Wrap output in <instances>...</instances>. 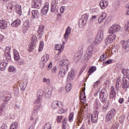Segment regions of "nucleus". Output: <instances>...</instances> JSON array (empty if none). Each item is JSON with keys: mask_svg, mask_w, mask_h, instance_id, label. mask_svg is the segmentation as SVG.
<instances>
[{"mask_svg": "<svg viewBox=\"0 0 129 129\" xmlns=\"http://www.w3.org/2000/svg\"><path fill=\"white\" fill-rule=\"evenodd\" d=\"M94 49V47L92 45L89 46L85 54V61H88L92 56H93V50Z\"/></svg>", "mask_w": 129, "mask_h": 129, "instance_id": "nucleus-1", "label": "nucleus"}, {"mask_svg": "<svg viewBox=\"0 0 129 129\" xmlns=\"http://www.w3.org/2000/svg\"><path fill=\"white\" fill-rule=\"evenodd\" d=\"M103 37H104V31L103 30H99L95 39V44L96 45L100 44L103 40Z\"/></svg>", "mask_w": 129, "mask_h": 129, "instance_id": "nucleus-2", "label": "nucleus"}, {"mask_svg": "<svg viewBox=\"0 0 129 129\" xmlns=\"http://www.w3.org/2000/svg\"><path fill=\"white\" fill-rule=\"evenodd\" d=\"M87 20H88V15H87V14H84L79 21V27L83 28L86 24Z\"/></svg>", "mask_w": 129, "mask_h": 129, "instance_id": "nucleus-3", "label": "nucleus"}, {"mask_svg": "<svg viewBox=\"0 0 129 129\" xmlns=\"http://www.w3.org/2000/svg\"><path fill=\"white\" fill-rule=\"evenodd\" d=\"M107 96H108V93H107V91H106V90L105 89H102L99 95L100 101L104 103L106 98H107Z\"/></svg>", "mask_w": 129, "mask_h": 129, "instance_id": "nucleus-4", "label": "nucleus"}, {"mask_svg": "<svg viewBox=\"0 0 129 129\" xmlns=\"http://www.w3.org/2000/svg\"><path fill=\"white\" fill-rule=\"evenodd\" d=\"M86 109V106L84 105L82 107V109H81L80 111L79 112V113L78 114V117L76 120V121H77V122H80V123H81V122H82V120H83V118L84 116V114L83 113L84 111V109Z\"/></svg>", "mask_w": 129, "mask_h": 129, "instance_id": "nucleus-5", "label": "nucleus"}, {"mask_svg": "<svg viewBox=\"0 0 129 129\" xmlns=\"http://www.w3.org/2000/svg\"><path fill=\"white\" fill-rule=\"evenodd\" d=\"M99 113V112H98V111H94L93 113L91 114L90 115L89 118L91 119L92 122H93V123H96V122H97Z\"/></svg>", "mask_w": 129, "mask_h": 129, "instance_id": "nucleus-6", "label": "nucleus"}, {"mask_svg": "<svg viewBox=\"0 0 129 129\" xmlns=\"http://www.w3.org/2000/svg\"><path fill=\"white\" fill-rule=\"evenodd\" d=\"M120 30V26L118 25H113L111 26L108 30L109 34H114Z\"/></svg>", "mask_w": 129, "mask_h": 129, "instance_id": "nucleus-7", "label": "nucleus"}, {"mask_svg": "<svg viewBox=\"0 0 129 129\" xmlns=\"http://www.w3.org/2000/svg\"><path fill=\"white\" fill-rule=\"evenodd\" d=\"M68 67H61L58 73V77H64L68 71Z\"/></svg>", "mask_w": 129, "mask_h": 129, "instance_id": "nucleus-8", "label": "nucleus"}, {"mask_svg": "<svg viewBox=\"0 0 129 129\" xmlns=\"http://www.w3.org/2000/svg\"><path fill=\"white\" fill-rule=\"evenodd\" d=\"M123 89H126L128 88L129 86V78L128 76H124L123 77Z\"/></svg>", "mask_w": 129, "mask_h": 129, "instance_id": "nucleus-9", "label": "nucleus"}, {"mask_svg": "<svg viewBox=\"0 0 129 129\" xmlns=\"http://www.w3.org/2000/svg\"><path fill=\"white\" fill-rule=\"evenodd\" d=\"M115 114V109H113L110 111L106 116V121H109Z\"/></svg>", "mask_w": 129, "mask_h": 129, "instance_id": "nucleus-10", "label": "nucleus"}, {"mask_svg": "<svg viewBox=\"0 0 129 129\" xmlns=\"http://www.w3.org/2000/svg\"><path fill=\"white\" fill-rule=\"evenodd\" d=\"M11 98H12V94L8 92L4 93L3 97H2V100L6 102H8Z\"/></svg>", "mask_w": 129, "mask_h": 129, "instance_id": "nucleus-11", "label": "nucleus"}, {"mask_svg": "<svg viewBox=\"0 0 129 129\" xmlns=\"http://www.w3.org/2000/svg\"><path fill=\"white\" fill-rule=\"evenodd\" d=\"M29 29H30V21L29 20H26L23 23V30L24 33H28L29 31Z\"/></svg>", "mask_w": 129, "mask_h": 129, "instance_id": "nucleus-12", "label": "nucleus"}, {"mask_svg": "<svg viewBox=\"0 0 129 129\" xmlns=\"http://www.w3.org/2000/svg\"><path fill=\"white\" fill-rule=\"evenodd\" d=\"M121 44L123 49H124L126 52H129V39L128 40H122Z\"/></svg>", "mask_w": 129, "mask_h": 129, "instance_id": "nucleus-13", "label": "nucleus"}, {"mask_svg": "<svg viewBox=\"0 0 129 129\" xmlns=\"http://www.w3.org/2000/svg\"><path fill=\"white\" fill-rule=\"evenodd\" d=\"M115 95H116V92H115V89H114V87H111L110 92V99H112V101L115 100Z\"/></svg>", "mask_w": 129, "mask_h": 129, "instance_id": "nucleus-14", "label": "nucleus"}, {"mask_svg": "<svg viewBox=\"0 0 129 129\" xmlns=\"http://www.w3.org/2000/svg\"><path fill=\"white\" fill-rule=\"evenodd\" d=\"M10 52H11V47H7L5 51V55L6 56V60H8V61H10L11 59Z\"/></svg>", "mask_w": 129, "mask_h": 129, "instance_id": "nucleus-15", "label": "nucleus"}, {"mask_svg": "<svg viewBox=\"0 0 129 129\" xmlns=\"http://www.w3.org/2000/svg\"><path fill=\"white\" fill-rule=\"evenodd\" d=\"M75 77V72L74 70H72L69 73L67 77V81H72Z\"/></svg>", "mask_w": 129, "mask_h": 129, "instance_id": "nucleus-16", "label": "nucleus"}, {"mask_svg": "<svg viewBox=\"0 0 129 129\" xmlns=\"http://www.w3.org/2000/svg\"><path fill=\"white\" fill-rule=\"evenodd\" d=\"M58 5V0H52L51 5V12L54 13L56 11V7Z\"/></svg>", "mask_w": 129, "mask_h": 129, "instance_id": "nucleus-17", "label": "nucleus"}, {"mask_svg": "<svg viewBox=\"0 0 129 129\" xmlns=\"http://www.w3.org/2000/svg\"><path fill=\"white\" fill-rule=\"evenodd\" d=\"M57 65L62 66V67H68V66L69 65V61L67 59L59 61L58 62Z\"/></svg>", "mask_w": 129, "mask_h": 129, "instance_id": "nucleus-18", "label": "nucleus"}, {"mask_svg": "<svg viewBox=\"0 0 129 129\" xmlns=\"http://www.w3.org/2000/svg\"><path fill=\"white\" fill-rule=\"evenodd\" d=\"M0 28L2 30H5V29L8 28V22H7V20H0Z\"/></svg>", "mask_w": 129, "mask_h": 129, "instance_id": "nucleus-19", "label": "nucleus"}, {"mask_svg": "<svg viewBox=\"0 0 129 129\" xmlns=\"http://www.w3.org/2000/svg\"><path fill=\"white\" fill-rule=\"evenodd\" d=\"M60 105H62V103L58 101H54L52 103L51 107L53 109H56Z\"/></svg>", "mask_w": 129, "mask_h": 129, "instance_id": "nucleus-20", "label": "nucleus"}, {"mask_svg": "<svg viewBox=\"0 0 129 129\" xmlns=\"http://www.w3.org/2000/svg\"><path fill=\"white\" fill-rule=\"evenodd\" d=\"M41 7V1L35 0L33 2L32 8L35 9H40Z\"/></svg>", "mask_w": 129, "mask_h": 129, "instance_id": "nucleus-21", "label": "nucleus"}, {"mask_svg": "<svg viewBox=\"0 0 129 129\" xmlns=\"http://www.w3.org/2000/svg\"><path fill=\"white\" fill-rule=\"evenodd\" d=\"M44 94L46 98H50L52 95V90L50 89H46L44 91Z\"/></svg>", "mask_w": 129, "mask_h": 129, "instance_id": "nucleus-22", "label": "nucleus"}, {"mask_svg": "<svg viewBox=\"0 0 129 129\" xmlns=\"http://www.w3.org/2000/svg\"><path fill=\"white\" fill-rule=\"evenodd\" d=\"M39 16H40V14L38 10H33L32 11L31 18L33 20H34V19H38L39 18Z\"/></svg>", "mask_w": 129, "mask_h": 129, "instance_id": "nucleus-23", "label": "nucleus"}, {"mask_svg": "<svg viewBox=\"0 0 129 129\" xmlns=\"http://www.w3.org/2000/svg\"><path fill=\"white\" fill-rule=\"evenodd\" d=\"M99 5L101 9H102V10H104V9L108 6V2L107 1L102 0L100 1Z\"/></svg>", "mask_w": 129, "mask_h": 129, "instance_id": "nucleus-24", "label": "nucleus"}, {"mask_svg": "<svg viewBox=\"0 0 129 129\" xmlns=\"http://www.w3.org/2000/svg\"><path fill=\"white\" fill-rule=\"evenodd\" d=\"M70 33H71V28H70V27H68L67 28L66 33L63 36L64 39H65L66 41L68 40V38L69 37V34H70Z\"/></svg>", "mask_w": 129, "mask_h": 129, "instance_id": "nucleus-25", "label": "nucleus"}, {"mask_svg": "<svg viewBox=\"0 0 129 129\" xmlns=\"http://www.w3.org/2000/svg\"><path fill=\"white\" fill-rule=\"evenodd\" d=\"M50 56L49 54L45 53L43 55V56L41 57V61L43 62V63H46L48 60H49Z\"/></svg>", "mask_w": 129, "mask_h": 129, "instance_id": "nucleus-26", "label": "nucleus"}, {"mask_svg": "<svg viewBox=\"0 0 129 129\" xmlns=\"http://www.w3.org/2000/svg\"><path fill=\"white\" fill-rule=\"evenodd\" d=\"M7 67H8V63L6 62H2L0 63L1 71H5V70L7 69Z\"/></svg>", "mask_w": 129, "mask_h": 129, "instance_id": "nucleus-27", "label": "nucleus"}, {"mask_svg": "<svg viewBox=\"0 0 129 129\" xmlns=\"http://www.w3.org/2000/svg\"><path fill=\"white\" fill-rule=\"evenodd\" d=\"M20 25H21V21L20 20V19H17V20H15L11 24V26H12V27H14V28L19 27V26H20Z\"/></svg>", "mask_w": 129, "mask_h": 129, "instance_id": "nucleus-28", "label": "nucleus"}, {"mask_svg": "<svg viewBox=\"0 0 129 129\" xmlns=\"http://www.w3.org/2000/svg\"><path fill=\"white\" fill-rule=\"evenodd\" d=\"M14 58L16 61H19L20 60V54H19V52L17 51V50H14Z\"/></svg>", "mask_w": 129, "mask_h": 129, "instance_id": "nucleus-29", "label": "nucleus"}, {"mask_svg": "<svg viewBox=\"0 0 129 129\" xmlns=\"http://www.w3.org/2000/svg\"><path fill=\"white\" fill-rule=\"evenodd\" d=\"M49 11V5H45L42 9L41 13L43 15H47V13Z\"/></svg>", "mask_w": 129, "mask_h": 129, "instance_id": "nucleus-30", "label": "nucleus"}, {"mask_svg": "<svg viewBox=\"0 0 129 129\" xmlns=\"http://www.w3.org/2000/svg\"><path fill=\"white\" fill-rule=\"evenodd\" d=\"M16 10V12L19 16L22 15V7L20 5H17L14 8Z\"/></svg>", "mask_w": 129, "mask_h": 129, "instance_id": "nucleus-31", "label": "nucleus"}, {"mask_svg": "<svg viewBox=\"0 0 129 129\" xmlns=\"http://www.w3.org/2000/svg\"><path fill=\"white\" fill-rule=\"evenodd\" d=\"M17 5H18L15 2L12 1L9 4V6H8V9H10V10H13V8H14L15 9L16 6Z\"/></svg>", "mask_w": 129, "mask_h": 129, "instance_id": "nucleus-32", "label": "nucleus"}, {"mask_svg": "<svg viewBox=\"0 0 129 129\" xmlns=\"http://www.w3.org/2000/svg\"><path fill=\"white\" fill-rule=\"evenodd\" d=\"M41 108V106L36 105L33 109V113L37 114L38 112H39V110H40V109Z\"/></svg>", "mask_w": 129, "mask_h": 129, "instance_id": "nucleus-33", "label": "nucleus"}, {"mask_svg": "<svg viewBox=\"0 0 129 129\" xmlns=\"http://www.w3.org/2000/svg\"><path fill=\"white\" fill-rule=\"evenodd\" d=\"M81 102L84 103L86 101V96H85V93H81V96H80Z\"/></svg>", "mask_w": 129, "mask_h": 129, "instance_id": "nucleus-34", "label": "nucleus"}, {"mask_svg": "<svg viewBox=\"0 0 129 129\" xmlns=\"http://www.w3.org/2000/svg\"><path fill=\"white\" fill-rule=\"evenodd\" d=\"M34 104L36 105L42 106V99L37 98V99L34 102Z\"/></svg>", "mask_w": 129, "mask_h": 129, "instance_id": "nucleus-35", "label": "nucleus"}, {"mask_svg": "<svg viewBox=\"0 0 129 129\" xmlns=\"http://www.w3.org/2000/svg\"><path fill=\"white\" fill-rule=\"evenodd\" d=\"M55 50L57 51H59V52H62L63 51V48L62 47V45L59 44H56L54 47Z\"/></svg>", "mask_w": 129, "mask_h": 129, "instance_id": "nucleus-36", "label": "nucleus"}, {"mask_svg": "<svg viewBox=\"0 0 129 129\" xmlns=\"http://www.w3.org/2000/svg\"><path fill=\"white\" fill-rule=\"evenodd\" d=\"M94 71H96V67H91L88 71V75H91V74H93V72H94Z\"/></svg>", "mask_w": 129, "mask_h": 129, "instance_id": "nucleus-37", "label": "nucleus"}, {"mask_svg": "<svg viewBox=\"0 0 129 129\" xmlns=\"http://www.w3.org/2000/svg\"><path fill=\"white\" fill-rule=\"evenodd\" d=\"M38 115V114H35V113H32V115L31 116L30 119L31 120H34V119H35V122L36 123V122H37V120H38V119H39V118H38V117L37 116Z\"/></svg>", "mask_w": 129, "mask_h": 129, "instance_id": "nucleus-38", "label": "nucleus"}, {"mask_svg": "<svg viewBox=\"0 0 129 129\" xmlns=\"http://www.w3.org/2000/svg\"><path fill=\"white\" fill-rule=\"evenodd\" d=\"M108 37L112 42H113V41L116 39V35L114 34V33H111V34L109 35Z\"/></svg>", "mask_w": 129, "mask_h": 129, "instance_id": "nucleus-39", "label": "nucleus"}, {"mask_svg": "<svg viewBox=\"0 0 129 129\" xmlns=\"http://www.w3.org/2000/svg\"><path fill=\"white\" fill-rule=\"evenodd\" d=\"M94 106L97 108V111H98L100 109V107H101V104L98 101H96Z\"/></svg>", "mask_w": 129, "mask_h": 129, "instance_id": "nucleus-40", "label": "nucleus"}, {"mask_svg": "<svg viewBox=\"0 0 129 129\" xmlns=\"http://www.w3.org/2000/svg\"><path fill=\"white\" fill-rule=\"evenodd\" d=\"M67 92H69L72 89V85L70 83L67 84L66 86Z\"/></svg>", "mask_w": 129, "mask_h": 129, "instance_id": "nucleus-41", "label": "nucleus"}, {"mask_svg": "<svg viewBox=\"0 0 129 129\" xmlns=\"http://www.w3.org/2000/svg\"><path fill=\"white\" fill-rule=\"evenodd\" d=\"M106 58H107V55L104 53H103L100 57L99 61H100V62H102V61L106 60Z\"/></svg>", "mask_w": 129, "mask_h": 129, "instance_id": "nucleus-42", "label": "nucleus"}, {"mask_svg": "<svg viewBox=\"0 0 129 129\" xmlns=\"http://www.w3.org/2000/svg\"><path fill=\"white\" fill-rule=\"evenodd\" d=\"M108 103H105L102 107V111H106L107 110V108H108Z\"/></svg>", "mask_w": 129, "mask_h": 129, "instance_id": "nucleus-43", "label": "nucleus"}, {"mask_svg": "<svg viewBox=\"0 0 129 129\" xmlns=\"http://www.w3.org/2000/svg\"><path fill=\"white\" fill-rule=\"evenodd\" d=\"M73 118H74V113L72 112L69 116V121L70 122H72L73 121Z\"/></svg>", "mask_w": 129, "mask_h": 129, "instance_id": "nucleus-44", "label": "nucleus"}, {"mask_svg": "<svg viewBox=\"0 0 129 129\" xmlns=\"http://www.w3.org/2000/svg\"><path fill=\"white\" fill-rule=\"evenodd\" d=\"M42 82L46 83L47 85H50L51 84V81L49 79H47L46 78H44L42 79Z\"/></svg>", "mask_w": 129, "mask_h": 129, "instance_id": "nucleus-45", "label": "nucleus"}, {"mask_svg": "<svg viewBox=\"0 0 129 129\" xmlns=\"http://www.w3.org/2000/svg\"><path fill=\"white\" fill-rule=\"evenodd\" d=\"M44 29H45L44 25H40L39 26V30L38 31V34H42V33H43V32H44Z\"/></svg>", "mask_w": 129, "mask_h": 129, "instance_id": "nucleus-46", "label": "nucleus"}, {"mask_svg": "<svg viewBox=\"0 0 129 129\" xmlns=\"http://www.w3.org/2000/svg\"><path fill=\"white\" fill-rule=\"evenodd\" d=\"M43 94H44V92L42 91H39L37 94V98H40L42 99Z\"/></svg>", "mask_w": 129, "mask_h": 129, "instance_id": "nucleus-47", "label": "nucleus"}, {"mask_svg": "<svg viewBox=\"0 0 129 129\" xmlns=\"http://www.w3.org/2000/svg\"><path fill=\"white\" fill-rule=\"evenodd\" d=\"M43 48H44V42L40 41L39 43V47L38 49L39 52H41L43 50Z\"/></svg>", "mask_w": 129, "mask_h": 129, "instance_id": "nucleus-48", "label": "nucleus"}, {"mask_svg": "<svg viewBox=\"0 0 129 129\" xmlns=\"http://www.w3.org/2000/svg\"><path fill=\"white\" fill-rule=\"evenodd\" d=\"M18 128V123L17 122H14L12 123V125L10 126V129H17Z\"/></svg>", "mask_w": 129, "mask_h": 129, "instance_id": "nucleus-49", "label": "nucleus"}, {"mask_svg": "<svg viewBox=\"0 0 129 129\" xmlns=\"http://www.w3.org/2000/svg\"><path fill=\"white\" fill-rule=\"evenodd\" d=\"M122 74H123L124 76H129V70L128 69H123L122 70Z\"/></svg>", "mask_w": 129, "mask_h": 129, "instance_id": "nucleus-50", "label": "nucleus"}, {"mask_svg": "<svg viewBox=\"0 0 129 129\" xmlns=\"http://www.w3.org/2000/svg\"><path fill=\"white\" fill-rule=\"evenodd\" d=\"M120 79L118 78L116 81V89L117 90H118V89L119 88V86H120Z\"/></svg>", "mask_w": 129, "mask_h": 129, "instance_id": "nucleus-51", "label": "nucleus"}, {"mask_svg": "<svg viewBox=\"0 0 129 129\" xmlns=\"http://www.w3.org/2000/svg\"><path fill=\"white\" fill-rule=\"evenodd\" d=\"M101 19H103V20H105L106 18H107V14L105 12H103L101 15L99 16Z\"/></svg>", "mask_w": 129, "mask_h": 129, "instance_id": "nucleus-52", "label": "nucleus"}, {"mask_svg": "<svg viewBox=\"0 0 129 129\" xmlns=\"http://www.w3.org/2000/svg\"><path fill=\"white\" fill-rule=\"evenodd\" d=\"M8 71L9 72H15L16 71V68L14 66H10L9 68Z\"/></svg>", "mask_w": 129, "mask_h": 129, "instance_id": "nucleus-53", "label": "nucleus"}, {"mask_svg": "<svg viewBox=\"0 0 129 129\" xmlns=\"http://www.w3.org/2000/svg\"><path fill=\"white\" fill-rule=\"evenodd\" d=\"M44 129H52V125L49 123H47L45 125Z\"/></svg>", "mask_w": 129, "mask_h": 129, "instance_id": "nucleus-54", "label": "nucleus"}, {"mask_svg": "<svg viewBox=\"0 0 129 129\" xmlns=\"http://www.w3.org/2000/svg\"><path fill=\"white\" fill-rule=\"evenodd\" d=\"M31 42L33 44H35L37 42V37H36V35H33L32 36Z\"/></svg>", "mask_w": 129, "mask_h": 129, "instance_id": "nucleus-55", "label": "nucleus"}, {"mask_svg": "<svg viewBox=\"0 0 129 129\" xmlns=\"http://www.w3.org/2000/svg\"><path fill=\"white\" fill-rule=\"evenodd\" d=\"M110 43H112V42L111 41V40L107 37L105 40V43L106 45H109V44H110Z\"/></svg>", "mask_w": 129, "mask_h": 129, "instance_id": "nucleus-56", "label": "nucleus"}, {"mask_svg": "<svg viewBox=\"0 0 129 129\" xmlns=\"http://www.w3.org/2000/svg\"><path fill=\"white\" fill-rule=\"evenodd\" d=\"M111 63V59H109L106 61H104L103 62V66H106L107 64H110Z\"/></svg>", "mask_w": 129, "mask_h": 129, "instance_id": "nucleus-57", "label": "nucleus"}, {"mask_svg": "<svg viewBox=\"0 0 129 129\" xmlns=\"http://www.w3.org/2000/svg\"><path fill=\"white\" fill-rule=\"evenodd\" d=\"M0 129H8V125H7V123H4L0 127Z\"/></svg>", "mask_w": 129, "mask_h": 129, "instance_id": "nucleus-58", "label": "nucleus"}, {"mask_svg": "<svg viewBox=\"0 0 129 129\" xmlns=\"http://www.w3.org/2000/svg\"><path fill=\"white\" fill-rule=\"evenodd\" d=\"M96 18H97V15H93L92 16V18H90L91 22H94L95 20H96Z\"/></svg>", "mask_w": 129, "mask_h": 129, "instance_id": "nucleus-59", "label": "nucleus"}, {"mask_svg": "<svg viewBox=\"0 0 129 129\" xmlns=\"http://www.w3.org/2000/svg\"><path fill=\"white\" fill-rule=\"evenodd\" d=\"M64 113V109L62 108H60L58 111H57V113H59V114H62V113Z\"/></svg>", "mask_w": 129, "mask_h": 129, "instance_id": "nucleus-60", "label": "nucleus"}, {"mask_svg": "<svg viewBox=\"0 0 129 129\" xmlns=\"http://www.w3.org/2000/svg\"><path fill=\"white\" fill-rule=\"evenodd\" d=\"M45 64H46V63H43V62L40 61V67L41 69H44V68H45Z\"/></svg>", "mask_w": 129, "mask_h": 129, "instance_id": "nucleus-61", "label": "nucleus"}, {"mask_svg": "<svg viewBox=\"0 0 129 129\" xmlns=\"http://www.w3.org/2000/svg\"><path fill=\"white\" fill-rule=\"evenodd\" d=\"M27 84H28V81L25 80L24 82L23 83L22 87L23 88H26V87H27Z\"/></svg>", "mask_w": 129, "mask_h": 129, "instance_id": "nucleus-62", "label": "nucleus"}, {"mask_svg": "<svg viewBox=\"0 0 129 129\" xmlns=\"http://www.w3.org/2000/svg\"><path fill=\"white\" fill-rule=\"evenodd\" d=\"M104 21V19L101 18L100 17H99V19L98 20V24H102Z\"/></svg>", "mask_w": 129, "mask_h": 129, "instance_id": "nucleus-63", "label": "nucleus"}, {"mask_svg": "<svg viewBox=\"0 0 129 129\" xmlns=\"http://www.w3.org/2000/svg\"><path fill=\"white\" fill-rule=\"evenodd\" d=\"M51 72L52 73H56L57 72V67H54L52 69H51Z\"/></svg>", "mask_w": 129, "mask_h": 129, "instance_id": "nucleus-64", "label": "nucleus"}]
</instances>
